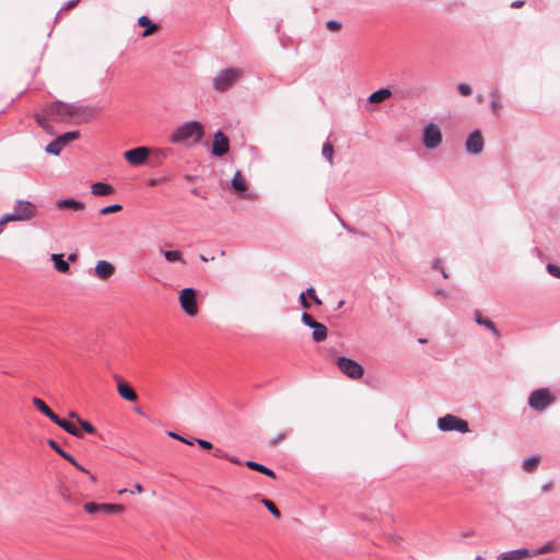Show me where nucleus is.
<instances>
[{
    "label": "nucleus",
    "mask_w": 560,
    "mask_h": 560,
    "mask_svg": "<svg viewBox=\"0 0 560 560\" xmlns=\"http://www.w3.org/2000/svg\"><path fill=\"white\" fill-rule=\"evenodd\" d=\"M203 136V127L198 121H188L177 127L171 135L170 140L173 143H184L189 140L199 142Z\"/></svg>",
    "instance_id": "nucleus-1"
},
{
    "label": "nucleus",
    "mask_w": 560,
    "mask_h": 560,
    "mask_svg": "<svg viewBox=\"0 0 560 560\" xmlns=\"http://www.w3.org/2000/svg\"><path fill=\"white\" fill-rule=\"evenodd\" d=\"M85 109L81 106L67 104L60 101H56L45 108V115L56 121H67L70 118L77 117L82 114Z\"/></svg>",
    "instance_id": "nucleus-2"
},
{
    "label": "nucleus",
    "mask_w": 560,
    "mask_h": 560,
    "mask_svg": "<svg viewBox=\"0 0 560 560\" xmlns=\"http://www.w3.org/2000/svg\"><path fill=\"white\" fill-rule=\"evenodd\" d=\"M10 222L31 221L38 214L37 207L28 200H16L12 213H4Z\"/></svg>",
    "instance_id": "nucleus-3"
},
{
    "label": "nucleus",
    "mask_w": 560,
    "mask_h": 560,
    "mask_svg": "<svg viewBox=\"0 0 560 560\" xmlns=\"http://www.w3.org/2000/svg\"><path fill=\"white\" fill-rule=\"evenodd\" d=\"M244 74L241 68H228L221 70L213 79V88L219 92L229 90Z\"/></svg>",
    "instance_id": "nucleus-4"
},
{
    "label": "nucleus",
    "mask_w": 560,
    "mask_h": 560,
    "mask_svg": "<svg viewBox=\"0 0 560 560\" xmlns=\"http://www.w3.org/2000/svg\"><path fill=\"white\" fill-rule=\"evenodd\" d=\"M556 397L548 388H539L534 390L528 398V405L536 411H544L548 406L552 405Z\"/></svg>",
    "instance_id": "nucleus-5"
},
{
    "label": "nucleus",
    "mask_w": 560,
    "mask_h": 560,
    "mask_svg": "<svg viewBox=\"0 0 560 560\" xmlns=\"http://www.w3.org/2000/svg\"><path fill=\"white\" fill-rule=\"evenodd\" d=\"M336 363L339 370L349 378L360 380L364 375L363 366L350 358L339 357Z\"/></svg>",
    "instance_id": "nucleus-6"
},
{
    "label": "nucleus",
    "mask_w": 560,
    "mask_h": 560,
    "mask_svg": "<svg viewBox=\"0 0 560 560\" xmlns=\"http://www.w3.org/2000/svg\"><path fill=\"white\" fill-rule=\"evenodd\" d=\"M179 304L184 312L189 316L198 314L197 291L192 288L183 289L179 292Z\"/></svg>",
    "instance_id": "nucleus-7"
},
{
    "label": "nucleus",
    "mask_w": 560,
    "mask_h": 560,
    "mask_svg": "<svg viewBox=\"0 0 560 560\" xmlns=\"http://www.w3.org/2000/svg\"><path fill=\"white\" fill-rule=\"evenodd\" d=\"M438 427L442 431H458L462 433L469 431L468 422L453 415L439 418Z\"/></svg>",
    "instance_id": "nucleus-8"
},
{
    "label": "nucleus",
    "mask_w": 560,
    "mask_h": 560,
    "mask_svg": "<svg viewBox=\"0 0 560 560\" xmlns=\"http://www.w3.org/2000/svg\"><path fill=\"white\" fill-rule=\"evenodd\" d=\"M83 509L89 514L104 513L106 515L120 514L125 511L124 505L114 503L88 502Z\"/></svg>",
    "instance_id": "nucleus-9"
},
{
    "label": "nucleus",
    "mask_w": 560,
    "mask_h": 560,
    "mask_svg": "<svg viewBox=\"0 0 560 560\" xmlns=\"http://www.w3.org/2000/svg\"><path fill=\"white\" fill-rule=\"evenodd\" d=\"M442 142V133L435 124H429L423 131V144L427 149L438 148Z\"/></svg>",
    "instance_id": "nucleus-10"
},
{
    "label": "nucleus",
    "mask_w": 560,
    "mask_h": 560,
    "mask_svg": "<svg viewBox=\"0 0 560 560\" xmlns=\"http://www.w3.org/2000/svg\"><path fill=\"white\" fill-rule=\"evenodd\" d=\"M302 322L313 328V339L316 342L324 341L327 338V327L316 322L308 313L302 314Z\"/></svg>",
    "instance_id": "nucleus-11"
},
{
    "label": "nucleus",
    "mask_w": 560,
    "mask_h": 560,
    "mask_svg": "<svg viewBox=\"0 0 560 560\" xmlns=\"http://www.w3.org/2000/svg\"><path fill=\"white\" fill-rule=\"evenodd\" d=\"M149 155L150 149L147 147H138L124 153L126 161L135 166L144 164Z\"/></svg>",
    "instance_id": "nucleus-12"
},
{
    "label": "nucleus",
    "mask_w": 560,
    "mask_h": 560,
    "mask_svg": "<svg viewBox=\"0 0 560 560\" xmlns=\"http://www.w3.org/2000/svg\"><path fill=\"white\" fill-rule=\"evenodd\" d=\"M230 141L229 138L222 132L217 131L212 142V154L215 156H223L229 152Z\"/></svg>",
    "instance_id": "nucleus-13"
},
{
    "label": "nucleus",
    "mask_w": 560,
    "mask_h": 560,
    "mask_svg": "<svg viewBox=\"0 0 560 560\" xmlns=\"http://www.w3.org/2000/svg\"><path fill=\"white\" fill-rule=\"evenodd\" d=\"M115 380L117 381V392L119 396L127 401H137L138 395L131 388V386L118 375L115 376Z\"/></svg>",
    "instance_id": "nucleus-14"
},
{
    "label": "nucleus",
    "mask_w": 560,
    "mask_h": 560,
    "mask_svg": "<svg viewBox=\"0 0 560 560\" xmlns=\"http://www.w3.org/2000/svg\"><path fill=\"white\" fill-rule=\"evenodd\" d=\"M466 149L469 153L478 154L483 149V138L480 131L471 132L466 141Z\"/></svg>",
    "instance_id": "nucleus-15"
},
{
    "label": "nucleus",
    "mask_w": 560,
    "mask_h": 560,
    "mask_svg": "<svg viewBox=\"0 0 560 560\" xmlns=\"http://www.w3.org/2000/svg\"><path fill=\"white\" fill-rule=\"evenodd\" d=\"M533 558L532 550L527 548H521L516 550H510L502 552L498 556V560H526Z\"/></svg>",
    "instance_id": "nucleus-16"
},
{
    "label": "nucleus",
    "mask_w": 560,
    "mask_h": 560,
    "mask_svg": "<svg viewBox=\"0 0 560 560\" xmlns=\"http://www.w3.org/2000/svg\"><path fill=\"white\" fill-rule=\"evenodd\" d=\"M115 272L113 264L106 260H100L95 266V273L101 280H108Z\"/></svg>",
    "instance_id": "nucleus-17"
},
{
    "label": "nucleus",
    "mask_w": 560,
    "mask_h": 560,
    "mask_svg": "<svg viewBox=\"0 0 560 560\" xmlns=\"http://www.w3.org/2000/svg\"><path fill=\"white\" fill-rule=\"evenodd\" d=\"M232 187H233L234 191L240 195H243L247 191L248 185H247L245 177L241 173V171H236L234 173L233 178H232Z\"/></svg>",
    "instance_id": "nucleus-18"
},
{
    "label": "nucleus",
    "mask_w": 560,
    "mask_h": 560,
    "mask_svg": "<svg viewBox=\"0 0 560 560\" xmlns=\"http://www.w3.org/2000/svg\"><path fill=\"white\" fill-rule=\"evenodd\" d=\"M57 425L62 428L69 434L75 438H83L82 430H80L74 423L63 420L57 416V421H54Z\"/></svg>",
    "instance_id": "nucleus-19"
},
{
    "label": "nucleus",
    "mask_w": 560,
    "mask_h": 560,
    "mask_svg": "<svg viewBox=\"0 0 560 560\" xmlns=\"http://www.w3.org/2000/svg\"><path fill=\"white\" fill-rule=\"evenodd\" d=\"M91 192L94 196H108L114 194V187L106 183H94L91 185Z\"/></svg>",
    "instance_id": "nucleus-20"
},
{
    "label": "nucleus",
    "mask_w": 560,
    "mask_h": 560,
    "mask_svg": "<svg viewBox=\"0 0 560 560\" xmlns=\"http://www.w3.org/2000/svg\"><path fill=\"white\" fill-rule=\"evenodd\" d=\"M58 209H71L74 211H83L85 209V205L81 201H77L74 199H62L57 201L56 203Z\"/></svg>",
    "instance_id": "nucleus-21"
},
{
    "label": "nucleus",
    "mask_w": 560,
    "mask_h": 560,
    "mask_svg": "<svg viewBox=\"0 0 560 560\" xmlns=\"http://www.w3.org/2000/svg\"><path fill=\"white\" fill-rule=\"evenodd\" d=\"M161 254L164 256L166 261L174 264L179 262L182 265H186V259L184 258V254L180 250L172 249V250H164L161 249Z\"/></svg>",
    "instance_id": "nucleus-22"
},
{
    "label": "nucleus",
    "mask_w": 560,
    "mask_h": 560,
    "mask_svg": "<svg viewBox=\"0 0 560 560\" xmlns=\"http://www.w3.org/2000/svg\"><path fill=\"white\" fill-rule=\"evenodd\" d=\"M138 24L141 26V27H144V32L142 33V37H148L150 35H152L153 33H155L159 28V26L153 23L148 16L145 15H142L138 19Z\"/></svg>",
    "instance_id": "nucleus-23"
},
{
    "label": "nucleus",
    "mask_w": 560,
    "mask_h": 560,
    "mask_svg": "<svg viewBox=\"0 0 560 560\" xmlns=\"http://www.w3.org/2000/svg\"><path fill=\"white\" fill-rule=\"evenodd\" d=\"M475 320H476V323H477V324L486 326L489 330H491V331L493 332V335H494L497 338H499V337H500V332H499V330L497 329L495 324H494L492 320H490V319H488V318H485V317L481 315L480 311H476V312H475Z\"/></svg>",
    "instance_id": "nucleus-24"
},
{
    "label": "nucleus",
    "mask_w": 560,
    "mask_h": 560,
    "mask_svg": "<svg viewBox=\"0 0 560 560\" xmlns=\"http://www.w3.org/2000/svg\"><path fill=\"white\" fill-rule=\"evenodd\" d=\"M392 96V91L389 89H381L373 92L369 96V102L373 104L382 103L388 100Z\"/></svg>",
    "instance_id": "nucleus-25"
},
{
    "label": "nucleus",
    "mask_w": 560,
    "mask_h": 560,
    "mask_svg": "<svg viewBox=\"0 0 560 560\" xmlns=\"http://www.w3.org/2000/svg\"><path fill=\"white\" fill-rule=\"evenodd\" d=\"M33 405L51 421H57V415L40 398H33Z\"/></svg>",
    "instance_id": "nucleus-26"
},
{
    "label": "nucleus",
    "mask_w": 560,
    "mask_h": 560,
    "mask_svg": "<svg viewBox=\"0 0 560 560\" xmlns=\"http://www.w3.org/2000/svg\"><path fill=\"white\" fill-rule=\"evenodd\" d=\"M51 260L54 261L55 268L62 273H67L70 270L69 262L63 259L62 254H52Z\"/></svg>",
    "instance_id": "nucleus-27"
},
{
    "label": "nucleus",
    "mask_w": 560,
    "mask_h": 560,
    "mask_svg": "<svg viewBox=\"0 0 560 560\" xmlns=\"http://www.w3.org/2000/svg\"><path fill=\"white\" fill-rule=\"evenodd\" d=\"M245 465L249 469H252V470H256V471H259V472H261V474H264V475H266L268 477L276 478L275 472L271 469H269L268 467H266V466H264L261 464H258V463L253 462V460H247L245 463Z\"/></svg>",
    "instance_id": "nucleus-28"
},
{
    "label": "nucleus",
    "mask_w": 560,
    "mask_h": 560,
    "mask_svg": "<svg viewBox=\"0 0 560 560\" xmlns=\"http://www.w3.org/2000/svg\"><path fill=\"white\" fill-rule=\"evenodd\" d=\"M80 137L79 131H69L66 132L57 138V141L59 142L60 147L63 148L70 142L77 140Z\"/></svg>",
    "instance_id": "nucleus-29"
},
{
    "label": "nucleus",
    "mask_w": 560,
    "mask_h": 560,
    "mask_svg": "<svg viewBox=\"0 0 560 560\" xmlns=\"http://www.w3.org/2000/svg\"><path fill=\"white\" fill-rule=\"evenodd\" d=\"M48 445L57 453L59 454L62 458H65L67 462L69 463H74V457L65 452L58 444L56 441L54 440H48Z\"/></svg>",
    "instance_id": "nucleus-30"
},
{
    "label": "nucleus",
    "mask_w": 560,
    "mask_h": 560,
    "mask_svg": "<svg viewBox=\"0 0 560 560\" xmlns=\"http://www.w3.org/2000/svg\"><path fill=\"white\" fill-rule=\"evenodd\" d=\"M540 463L539 456H533L524 460L523 468L527 472L534 471Z\"/></svg>",
    "instance_id": "nucleus-31"
},
{
    "label": "nucleus",
    "mask_w": 560,
    "mask_h": 560,
    "mask_svg": "<svg viewBox=\"0 0 560 560\" xmlns=\"http://www.w3.org/2000/svg\"><path fill=\"white\" fill-rule=\"evenodd\" d=\"M491 97H492V103H491L492 110H493L494 115H498L500 108L502 107L500 91L493 90L491 92Z\"/></svg>",
    "instance_id": "nucleus-32"
},
{
    "label": "nucleus",
    "mask_w": 560,
    "mask_h": 560,
    "mask_svg": "<svg viewBox=\"0 0 560 560\" xmlns=\"http://www.w3.org/2000/svg\"><path fill=\"white\" fill-rule=\"evenodd\" d=\"M334 152H335V150L330 142H325L323 144L322 153L327 159L329 164L334 163Z\"/></svg>",
    "instance_id": "nucleus-33"
},
{
    "label": "nucleus",
    "mask_w": 560,
    "mask_h": 560,
    "mask_svg": "<svg viewBox=\"0 0 560 560\" xmlns=\"http://www.w3.org/2000/svg\"><path fill=\"white\" fill-rule=\"evenodd\" d=\"M261 503L267 508V510L276 517V518H280L281 517V512L280 510L276 506V504L271 501V500H268V499H261Z\"/></svg>",
    "instance_id": "nucleus-34"
},
{
    "label": "nucleus",
    "mask_w": 560,
    "mask_h": 560,
    "mask_svg": "<svg viewBox=\"0 0 560 560\" xmlns=\"http://www.w3.org/2000/svg\"><path fill=\"white\" fill-rule=\"evenodd\" d=\"M78 424L81 427L80 430H82V432L84 431L90 434L96 433V428L93 424H91L89 421H86L82 418H78Z\"/></svg>",
    "instance_id": "nucleus-35"
},
{
    "label": "nucleus",
    "mask_w": 560,
    "mask_h": 560,
    "mask_svg": "<svg viewBox=\"0 0 560 560\" xmlns=\"http://www.w3.org/2000/svg\"><path fill=\"white\" fill-rule=\"evenodd\" d=\"M122 210V206L121 205H112V206H107V207H104L100 210V213L102 215H108V214H112V213H116V212H120Z\"/></svg>",
    "instance_id": "nucleus-36"
},
{
    "label": "nucleus",
    "mask_w": 560,
    "mask_h": 560,
    "mask_svg": "<svg viewBox=\"0 0 560 560\" xmlns=\"http://www.w3.org/2000/svg\"><path fill=\"white\" fill-rule=\"evenodd\" d=\"M555 550H556V545L553 542H548L545 546H542L541 548H539V549H537L535 551H532V553H533V557H536V556H539V555L552 552Z\"/></svg>",
    "instance_id": "nucleus-37"
},
{
    "label": "nucleus",
    "mask_w": 560,
    "mask_h": 560,
    "mask_svg": "<svg viewBox=\"0 0 560 560\" xmlns=\"http://www.w3.org/2000/svg\"><path fill=\"white\" fill-rule=\"evenodd\" d=\"M35 120L36 122L45 130L47 131L48 133L52 135V130H51V127L50 125L47 122V119L45 116H42L39 114H36L35 115Z\"/></svg>",
    "instance_id": "nucleus-38"
},
{
    "label": "nucleus",
    "mask_w": 560,
    "mask_h": 560,
    "mask_svg": "<svg viewBox=\"0 0 560 560\" xmlns=\"http://www.w3.org/2000/svg\"><path fill=\"white\" fill-rule=\"evenodd\" d=\"M62 150V148L60 147L59 142L57 141V139H55L52 142H50L45 151L47 153H50V154H54V155H58L60 153V151Z\"/></svg>",
    "instance_id": "nucleus-39"
},
{
    "label": "nucleus",
    "mask_w": 560,
    "mask_h": 560,
    "mask_svg": "<svg viewBox=\"0 0 560 560\" xmlns=\"http://www.w3.org/2000/svg\"><path fill=\"white\" fill-rule=\"evenodd\" d=\"M326 26L330 32H334V33H337V32L341 31V28H342V24L335 20H329L326 23Z\"/></svg>",
    "instance_id": "nucleus-40"
},
{
    "label": "nucleus",
    "mask_w": 560,
    "mask_h": 560,
    "mask_svg": "<svg viewBox=\"0 0 560 560\" xmlns=\"http://www.w3.org/2000/svg\"><path fill=\"white\" fill-rule=\"evenodd\" d=\"M457 90L460 93V95H463V96H469L472 91L470 85H468L466 83L458 84Z\"/></svg>",
    "instance_id": "nucleus-41"
},
{
    "label": "nucleus",
    "mask_w": 560,
    "mask_h": 560,
    "mask_svg": "<svg viewBox=\"0 0 560 560\" xmlns=\"http://www.w3.org/2000/svg\"><path fill=\"white\" fill-rule=\"evenodd\" d=\"M285 438H287L285 433H279L269 441V445L273 447V446L278 445L279 443H281L282 441H284Z\"/></svg>",
    "instance_id": "nucleus-42"
},
{
    "label": "nucleus",
    "mask_w": 560,
    "mask_h": 560,
    "mask_svg": "<svg viewBox=\"0 0 560 560\" xmlns=\"http://www.w3.org/2000/svg\"><path fill=\"white\" fill-rule=\"evenodd\" d=\"M547 270L551 276L560 279V267H558L553 264H549V265H547Z\"/></svg>",
    "instance_id": "nucleus-43"
},
{
    "label": "nucleus",
    "mask_w": 560,
    "mask_h": 560,
    "mask_svg": "<svg viewBox=\"0 0 560 560\" xmlns=\"http://www.w3.org/2000/svg\"><path fill=\"white\" fill-rule=\"evenodd\" d=\"M304 293L307 294L316 304H322V300H319L318 296L316 295L314 288L307 289V291Z\"/></svg>",
    "instance_id": "nucleus-44"
},
{
    "label": "nucleus",
    "mask_w": 560,
    "mask_h": 560,
    "mask_svg": "<svg viewBox=\"0 0 560 560\" xmlns=\"http://www.w3.org/2000/svg\"><path fill=\"white\" fill-rule=\"evenodd\" d=\"M168 435H170L171 438H173V439H176V440H178V441H182L183 443H186V444H188V445H192V442H191V441H189V440H187V439H185V438H183V436H180V435H178V434H176V433H174V432H170V433H168Z\"/></svg>",
    "instance_id": "nucleus-45"
},
{
    "label": "nucleus",
    "mask_w": 560,
    "mask_h": 560,
    "mask_svg": "<svg viewBox=\"0 0 560 560\" xmlns=\"http://www.w3.org/2000/svg\"><path fill=\"white\" fill-rule=\"evenodd\" d=\"M197 443L203 450H211L212 448V444L209 441L198 439Z\"/></svg>",
    "instance_id": "nucleus-46"
},
{
    "label": "nucleus",
    "mask_w": 560,
    "mask_h": 560,
    "mask_svg": "<svg viewBox=\"0 0 560 560\" xmlns=\"http://www.w3.org/2000/svg\"><path fill=\"white\" fill-rule=\"evenodd\" d=\"M300 300H301V305H302V307H303V308H306V310H307V308H310L311 304H310V302L307 301V299H306V294H305L304 292H303V293H301V295H300Z\"/></svg>",
    "instance_id": "nucleus-47"
},
{
    "label": "nucleus",
    "mask_w": 560,
    "mask_h": 560,
    "mask_svg": "<svg viewBox=\"0 0 560 560\" xmlns=\"http://www.w3.org/2000/svg\"><path fill=\"white\" fill-rule=\"evenodd\" d=\"M9 219H10V218H9L8 215H5V214H3V215L0 218V234H1V233H2V231H3V230H2L3 225H5V224L10 223V220H9Z\"/></svg>",
    "instance_id": "nucleus-48"
},
{
    "label": "nucleus",
    "mask_w": 560,
    "mask_h": 560,
    "mask_svg": "<svg viewBox=\"0 0 560 560\" xmlns=\"http://www.w3.org/2000/svg\"><path fill=\"white\" fill-rule=\"evenodd\" d=\"M79 1H80V0H71V1H69V2L66 4L65 9H66V10H71V9H73L74 7H77V5H78Z\"/></svg>",
    "instance_id": "nucleus-49"
},
{
    "label": "nucleus",
    "mask_w": 560,
    "mask_h": 560,
    "mask_svg": "<svg viewBox=\"0 0 560 560\" xmlns=\"http://www.w3.org/2000/svg\"><path fill=\"white\" fill-rule=\"evenodd\" d=\"M70 464L73 465L78 470L89 474V471L82 465H80L75 459H74V463H70Z\"/></svg>",
    "instance_id": "nucleus-50"
},
{
    "label": "nucleus",
    "mask_w": 560,
    "mask_h": 560,
    "mask_svg": "<svg viewBox=\"0 0 560 560\" xmlns=\"http://www.w3.org/2000/svg\"><path fill=\"white\" fill-rule=\"evenodd\" d=\"M523 4H524V1L517 0V1L512 2L511 7L512 8H521V7H523Z\"/></svg>",
    "instance_id": "nucleus-51"
},
{
    "label": "nucleus",
    "mask_w": 560,
    "mask_h": 560,
    "mask_svg": "<svg viewBox=\"0 0 560 560\" xmlns=\"http://www.w3.org/2000/svg\"><path fill=\"white\" fill-rule=\"evenodd\" d=\"M135 489L138 493H142L143 492V487L140 485V483H136L135 485Z\"/></svg>",
    "instance_id": "nucleus-52"
},
{
    "label": "nucleus",
    "mask_w": 560,
    "mask_h": 560,
    "mask_svg": "<svg viewBox=\"0 0 560 560\" xmlns=\"http://www.w3.org/2000/svg\"><path fill=\"white\" fill-rule=\"evenodd\" d=\"M69 417L72 418V419H75L77 421H78V418H80L79 415L75 411H71L69 413Z\"/></svg>",
    "instance_id": "nucleus-53"
},
{
    "label": "nucleus",
    "mask_w": 560,
    "mask_h": 560,
    "mask_svg": "<svg viewBox=\"0 0 560 560\" xmlns=\"http://www.w3.org/2000/svg\"><path fill=\"white\" fill-rule=\"evenodd\" d=\"M551 488H552V483H551V482H549V483H547V485L542 486V490H544V491H549Z\"/></svg>",
    "instance_id": "nucleus-54"
},
{
    "label": "nucleus",
    "mask_w": 560,
    "mask_h": 560,
    "mask_svg": "<svg viewBox=\"0 0 560 560\" xmlns=\"http://www.w3.org/2000/svg\"><path fill=\"white\" fill-rule=\"evenodd\" d=\"M214 456H217V457H226L225 455L222 454V452L220 450H217L214 452Z\"/></svg>",
    "instance_id": "nucleus-55"
},
{
    "label": "nucleus",
    "mask_w": 560,
    "mask_h": 560,
    "mask_svg": "<svg viewBox=\"0 0 560 560\" xmlns=\"http://www.w3.org/2000/svg\"><path fill=\"white\" fill-rule=\"evenodd\" d=\"M88 475H89L90 480H91L92 482H96V477H95L93 474H91V472L89 471V474H88Z\"/></svg>",
    "instance_id": "nucleus-56"
},
{
    "label": "nucleus",
    "mask_w": 560,
    "mask_h": 560,
    "mask_svg": "<svg viewBox=\"0 0 560 560\" xmlns=\"http://www.w3.org/2000/svg\"><path fill=\"white\" fill-rule=\"evenodd\" d=\"M158 184V180L156 179H150L149 180V185L150 186H155Z\"/></svg>",
    "instance_id": "nucleus-57"
},
{
    "label": "nucleus",
    "mask_w": 560,
    "mask_h": 560,
    "mask_svg": "<svg viewBox=\"0 0 560 560\" xmlns=\"http://www.w3.org/2000/svg\"><path fill=\"white\" fill-rule=\"evenodd\" d=\"M75 259H77V255H75V254H71V255L69 256V260H70V261H74Z\"/></svg>",
    "instance_id": "nucleus-58"
},
{
    "label": "nucleus",
    "mask_w": 560,
    "mask_h": 560,
    "mask_svg": "<svg viewBox=\"0 0 560 560\" xmlns=\"http://www.w3.org/2000/svg\"><path fill=\"white\" fill-rule=\"evenodd\" d=\"M230 460L234 464H240V462L236 458H230Z\"/></svg>",
    "instance_id": "nucleus-59"
},
{
    "label": "nucleus",
    "mask_w": 560,
    "mask_h": 560,
    "mask_svg": "<svg viewBox=\"0 0 560 560\" xmlns=\"http://www.w3.org/2000/svg\"><path fill=\"white\" fill-rule=\"evenodd\" d=\"M200 259L203 261H208V257H205L203 255H200Z\"/></svg>",
    "instance_id": "nucleus-60"
},
{
    "label": "nucleus",
    "mask_w": 560,
    "mask_h": 560,
    "mask_svg": "<svg viewBox=\"0 0 560 560\" xmlns=\"http://www.w3.org/2000/svg\"><path fill=\"white\" fill-rule=\"evenodd\" d=\"M125 492H128V490H127V489H121V490H119V493H120V494H121V493H125Z\"/></svg>",
    "instance_id": "nucleus-61"
},
{
    "label": "nucleus",
    "mask_w": 560,
    "mask_h": 560,
    "mask_svg": "<svg viewBox=\"0 0 560 560\" xmlns=\"http://www.w3.org/2000/svg\"><path fill=\"white\" fill-rule=\"evenodd\" d=\"M400 540H401V538H400V537H396V538H395V541H396V542H399Z\"/></svg>",
    "instance_id": "nucleus-62"
},
{
    "label": "nucleus",
    "mask_w": 560,
    "mask_h": 560,
    "mask_svg": "<svg viewBox=\"0 0 560 560\" xmlns=\"http://www.w3.org/2000/svg\"><path fill=\"white\" fill-rule=\"evenodd\" d=\"M475 560H483V559H482V557L477 556V557L475 558Z\"/></svg>",
    "instance_id": "nucleus-63"
}]
</instances>
